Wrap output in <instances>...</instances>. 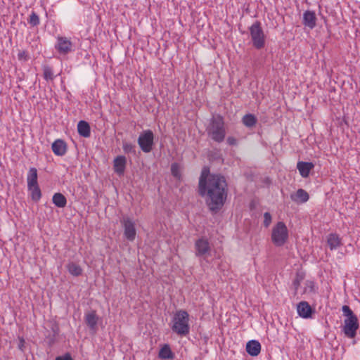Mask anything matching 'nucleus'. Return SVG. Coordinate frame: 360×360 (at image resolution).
I'll return each instance as SVG.
<instances>
[{"instance_id": "obj_16", "label": "nucleus", "mask_w": 360, "mask_h": 360, "mask_svg": "<svg viewBox=\"0 0 360 360\" xmlns=\"http://www.w3.org/2000/svg\"><path fill=\"white\" fill-rule=\"evenodd\" d=\"M314 165L312 162H298L297 165V168L300 174V175L306 178L309 176L310 171L314 168Z\"/></svg>"}, {"instance_id": "obj_26", "label": "nucleus", "mask_w": 360, "mask_h": 360, "mask_svg": "<svg viewBox=\"0 0 360 360\" xmlns=\"http://www.w3.org/2000/svg\"><path fill=\"white\" fill-rule=\"evenodd\" d=\"M28 190L31 193L32 199L34 201H38L41 197V190L39 185H34L31 187H27Z\"/></svg>"}, {"instance_id": "obj_31", "label": "nucleus", "mask_w": 360, "mask_h": 360, "mask_svg": "<svg viewBox=\"0 0 360 360\" xmlns=\"http://www.w3.org/2000/svg\"><path fill=\"white\" fill-rule=\"evenodd\" d=\"M271 222V215L269 212H265L264 214V225L265 227H268Z\"/></svg>"}, {"instance_id": "obj_23", "label": "nucleus", "mask_w": 360, "mask_h": 360, "mask_svg": "<svg viewBox=\"0 0 360 360\" xmlns=\"http://www.w3.org/2000/svg\"><path fill=\"white\" fill-rule=\"evenodd\" d=\"M158 356H159V358L162 359H173L174 356V354L172 352L170 347L168 345H165L160 349Z\"/></svg>"}, {"instance_id": "obj_30", "label": "nucleus", "mask_w": 360, "mask_h": 360, "mask_svg": "<svg viewBox=\"0 0 360 360\" xmlns=\"http://www.w3.org/2000/svg\"><path fill=\"white\" fill-rule=\"evenodd\" d=\"M171 172H172V174L176 177V178H179L180 177V173H179V166L176 163H174L171 166Z\"/></svg>"}, {"instance_id": "obj_2", "label": "nucleus", "mask_w": 360, "mask_h": 360, "mask_svg": "<svg viewBox=\"0 0 360 360\" xmlns=\"http://www.w3.org/2000/svg\"><path fill=\"white\" fill-rule=\"evenodd\" d=\"M207 135L214 141L222 142L226 136L224 119L221 115L213 116L206 129Z\"/></svg>"}, {"instance_id": "obj_10", "label": "nucleus", "mask_w": 360, "mask_h": 360, "mask_svg": "<svg viewBox=\"0 0 360 360\" xmlns=\"http://www.w3.org/2000/svg\"><path fill=\"white\" fill-rule=\"evenodd\" d=\"M55 47L60 53L66 54L72 51V43L67 37H58Z\"/></svg>"}, {"instance_id": "obj_34", "label": "nucleus", "mask_w": 360, "mask_h": 360, "mask_svg": "<svg viewBox=\"0 0 360 360\" xmlns=\"http://www.w3.org/2000/svg\"><path fill=\"white\" fill-rule=\"evenodd\" d=\"M55 360H74L69 353H66L64 355L57 356Z\"/></svg>"}, {"instance_id": "obj_29", "label": "nucleus", "mask_w": 360, "mask_h": 360, "mask_svg": "<svg viewBox=\"0 0 360 360\" xmlns=\"http://www.w3.org/2000/svg\"><path fill=\"white\" fill-rule=\"evenodd\" d=\"M27 21L32 26H37L40 22L39 18L35 12H32Z\"/></svg>"}, {"instance_id": "obj_35", "label": "nucleus", "mask_w": 360, "mask_h": 360, "mask_svg": "<svg viewBox=\"0 0 360 360\" xmlns=\"http://www.w3.org/2000/svg\"><path fill=\"white\" fill-rule=\"evenodd\" d=\"M227 143L230 146H236L238 143L237 139L233 136H229L226 139Z\"/></svg>"}, {"instance_id": "obj_19", "label": "nucleus", "mask_w": 360, "mask_h": 360, "mask_svg": "<svg viewBox=\"0 0 360 360\" xmlns=\"http://www.w3.org/2000/svg\"><path fill=\"white\" fill-rule=\"evenodd\" d=\"M77 131L79 134L83 137H89L91 129L89 123L83 120L79 121L77 124Z\"/></svg>"}, {"instance_id": "obj_28", "label": "nucleus", "mask_w": 360, "mask_h": 360, "mask_svg": "<svg viewBox=\"0 0 360 360\" xmlns=\"http://www.w3.org/2000/svg\"><path fill=\"white\" fill-rule=\"evenodd\" d=\"M44 77L46 81L53 79V72L52 68L48 65L43 67Z\"/></svg>"}, {"instance_id": "obj_11", "label": "nucleus", "mask_w": 360, "mask_h": 360, "mask_svg": "<svg viewBox=\"0 0 360 360\" xmlns=\"http://www.w3.org/2000/svg\"><path fill=\"white\" fill-rule=\"evenodd\" d=\"M98 321V316H97L96 311L92 310L85 314L84 321L89 328L94 333L97 330Z\"/></svg>"}, {"instance_id": "obj_4", "label": "nucleus", "mask_w": 360, "mask_h": 360, "mask_svg": "<svg viewBox=\"0 0 360 360\" xmlns=\"http://www.w3.org/2000/svg\"><path fill=\"white\" fill-rule=\"evenodd\" d=\"M342 311L346 317L344 321L343 332L347 338H353L356 336V330L359 328L357 316L347 305L342 306Z\"/></svg>"}, {"instance_id": "obj_5", "label": "nucleus", "mask_w": 360, "mask_h": 360, "mask_svg": "<svg viewBox=\"0 0 360 360\" xmlns=\"http://www.w3.org/2000/svg\"><path fill=\"white\" fill-rule=\"evenodd\" d=\"M249 30L253 46L257 49H263L266 44V35L261 27L260 22H255Z\"/></svg>"}, {"instance_id": "obj_17", "label": "nucleus", "mask_w": 360, "mask_h": 360, "mask_svg": "<svg viewBox=\"0 0 360 360\" xmlns=\"http://www.w3.org/2000/svg\"><path fill=\"white\" fill-rule=\"evenodd\" d=\"M261 351V345L257 340H250L246 345V352L252 356H257Z\"/></svg>"}, {"instance_id": "obj_24", "label": "nucleus", "mask_w": 360, "mask_h": 360, "mask_svg": "<svg viewBox=\"0 0 360 360\" xmlns=\"http://www.w3.org/2000/svg\"><path fill=\"white\" fill-rule=\"evenodd\" d=\"M67 269L69 273L74 276H79L82 274L81 266L75 262H70L67 265Z\"/></svg>"}, {"instance_id": "obj_20", "label": "nucleus", "mask_w": 360, "mask_h": 360, "mask_svg": "<svg viewBox=\"0 0 360 360\" xmlns=\"http://www.w3.org/2000/svg\"><path fill=\"white\" fill-rule=\"evenodd\" d=\"M53 203L59 208H63L67 205V199L64 195L60 193H56L52 198Z\"/></svg>"}, {"instance_id": "obj_7", "label": "nucleus", "mask_w": 360, "mask_h": 360, "mask_svg": "<svg viewBox=\"0 0 360 360\" xmlns=\"http://www.w3.org/2000/svg\"><path fill=\"white\" fill-rule=\"evenodd\" d=\"M138 144L144 153H150L154 144L153 132L150 129L143 131L138 138Z\"/></svg>"}, {"instance_id": "obj_21", "label": "nucleus", "mask_w": 360, "mask_h": 360, "mask_svg": "<svg viewBox=\"0 0 360 360\" xmlns=\"http://www.w3.org/2000/svg\"><path fill=\"white\" fill-rule=\"evenodd\" d=\"M328 245L331 250L338 248L341 245V240L337 234L330 233L327 238Z\"/></svg>"}, {"instance_id": "obj_25", "label": "nucleus", "mask_w": 360, "mask_h": 360, "mask_svg": "<svg viewBox=\"0 0 360 360\" xmlns=\"http://www.w3.org/2000/svg\"><path fill=\"white\" fill-rule=\"evenodd\" d=\"M257 121V117L252 114H247L242 119L243 124L247 127H254Z\"/></svg>"}, {"instance_id": "obj_12", "label": "nucleus", "mask_w": 360, "mask_h": 360, "mask_svg": "<svg viewBox=\"0 0 360 360\" xmlns=\"http://www.w3.org/2000/svg\"><path fill=\"white\" fill-rule=\"evenodd\" d=\"M127 164V159L123 155L116 157L113 161V167L115 172L119 176H122L124 173Z\"/></svg>"}, {"instance_id": "obj_36", "label": "nucleus", "mask_w": 360, "mask_h": 360, "mask_svg": "<svg viewBox=\"0 0 360 360\" xmlns=\"http://www.w3.org/2000/svg\"><path fill=\"white\" fill-rule=\"evenodd\" d=\"M19 345H18V348L21 350V351H23L24 350V347H25V340L23 339V338H19Z\"/></svg>"}, {"instance_id": "obj_13", "label": "nucleus", "mask_w": 360, "mask_h": 360, "mask_svg": "<svg viewBox=\"0 0 360 360\" xmlns=\"http://www.w3.org/2000/svg\"><path fill=\"white\" fill-rule=\"evenodd\" d=\"M303 24L310 29L315 27L316 25V17L314 11H307L304 13Z\"/></svg>"}, {"instance_id": "obj_9", "label": "nucleus", "mask_w": 360, "mask_h": 360, "mask_svg": "<svg viewBox=\"0 0 360 360\" xmlns=\"http://www.w3.org/2000/svg\"><path fill=\"white\" fill-rule=\"evenodd\" d=\"M195 250L196 257H206L211 250L208 240L205 238L198 239L195 243Z\"/></svg>"}, {"instance_id": "obj_14", "label": "nucleus", "mask_w": 360, "mask_h": 360, "mask_svg": "<svg viewBox=\"0 0 360 360\" xmlns=\"http://www.w3.org/2000/svg\"><path fill=\"white\" fill-rule=\"evenodd\" d=\"M51 148L55 155L63 156L67 151V145L64 141L57 139L52 143Z\"/></svg>"}, {"instance_id": "obj_6", "label": "nucleus", "mask_w": 360, "mask_h": 360, "mask_svg": "<svg viewBox=\"0 0 360 360\" xmlns=\"http://www.w3.org/2000/svg\"><path fill=\"white\" fill-rule=\"evenodd\" d=\"M288 238V231L285 224L279 221L273 228L271 233V240L276 246H282L287 241Z\"/></svg>"}, {"instance_id": "obj_22", "label": "nucleus", "mask_w": 360, "mask_h": 360, "mask_svg": "<svg viewBox=\"0 0 360 360\" xmlns=\"http://www.w3.org/2000/svg\"><path fill=\"white\" fill-rule=\"evenodd\" d=\"M27 187H31L34 185H38L37 182V170L34 167H31L29 169L28 174H27Z\"/></svg>"}, {"instance_id": "obj_32", "label": "nucleus", "mask_w": 360, "mask_h": 360, "mask_svg": "<svg viewBox=\"0 0 360 360\" xmlns=\"http://www.w3.org/2000/svg\"><path fill=\"white\" fill-rule=\"evenodd\" d=\"M302 280V277L297 275L296 276V278H295V280L293 281L292 285H293L295 292H297Z\"/></svg>"}, {"instance_id": "obj_27", "label": "nucleus", "mask_w": 360, "mask_h": 360, "mask_svg": "<svg viewBox=\"0 0 360 360\" xmlns=\"http://www.w3.org/2000/svg\"><path fill=\"white\" fill-rule=\"evenodd\" d=\"M122 148L125 153L136 154V146L131 143L123 142Z\"/></svg>"}, {"instance_id": "obj_1", "label": "nucleus", "mask_w": 360, "mask_h": 360, "mask_svg": "<svg viewBox=\"0 0 360 360\" xmlns=\"http://www.w3.org/2000/svg\"><path fill=\"white\" fill-rule=\"evenodd\" d=\"M199 194L205 198L209 209L214 212L224 205L227 196V184L224 176L211 174L203 169L199 179Z\"/></svg>"}, {"instance_id": "obj_33", "label": "nucleus", "mask_w": 360, "mask_h": 360, "mask_svg": "<svg viewBox=\"0 0 360 360\" xmlns=\"http://www.w3.org/2000/svg\"><path fill=\"white\" fill-rule=\"evenodd\" d=\"M18 58L20 60H27L29 58L27 53L25 51H20L18 54Z\"/></svg>"}, {"instance_id": "obj_3", "label": "nucleus", "mask_w": 360, "mask_h": 360, "mask_svg": "<svg viewBox=\"0 0 360 360\" xmlns=\"http://www.w3.org/2000/svg\"><path fill=\"white\" fill-rule=\"evenodd\" d=\"M172 330L180 336H186L190 332L189 314L185 310L177 311L172 320Z\"/></svg>"}, {"instance_id": "obj_15", "label": "nucleus", "mask_w": 360, "mask_h": 360, "mask_svg": "<svg viewBox=\"0 0 360 360\" xmlns=\"http://www.w3.org/2000/svg\"><path fill=\"white\" fill-rule=\"evenodd\" d=\"M298 314L304 319L311 317L312 309L307 302L302 301L297 304Z\"/></svg>"}, {"instance_id": "obj_37", "label": "nucleus", "mask_w": 360, "mask_h": 360, "mask_svg": "<svg viewBox=\"0 0 360 360\" xmlns=\"http://www.w3.org/2000/svg\"><path fill=\"white\" fill-rule=\"evenodd\" d=\"M53 336H56L59 333V329H58V327L55 326L53 328Z\"/></svg>"}, {"instance_id": "obj_18", "label": "nucleus", "mask_w": 360, "mask_h": 360, "mask_svg": "<svg viewBox=\"0 0 360 360\" xmlns=\"http://www.w3.org/2000/svg\"><path fill=\"white\" fill-rule=\"evenodd\" d=\"M290 198L294 202L304 203L309 200V196L307 191L302 188H300L296 193L290 195Z\"/></svg>"}, {"instance_id": "obj_8", "label": "nucleus", "mask_w": 360, "mask_h": 360, "mask_svg": "<svg viewBox=\"0 0 360 360\" xmlns=\"http://www.w3.org/2000/svg\"><path fill=\"white\" fill-rule=\"evenodd\" d=\"M120 222L124 228L126 238L129 241H134L136 235L134 221L128 217H123Z\"/></svg>"}]
</instances>
